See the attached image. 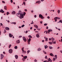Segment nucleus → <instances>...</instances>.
Segmentation results:
<instances>
[{
    "label": "nucleus",
    "instance_id": "nucleus-1",
    "mask_svg": "<svg viewBox=\"0 0 62 62\" xmlns=\"http://www.w3.org/2000/svg\"><path fill=\"white\" fill-rule=\"evenodd\" d=\"M22 11L21 10H19L18 12V13L16 14V15L19 17L20 19H22L24 17L23 14L21 13Z\"/></svg>",
    "mask_w": 62,
    "mask_h": 62
},
{
    "label": "nucleus",
    "instance_id": "nucleus-2",
    "mask_svg": "<svg viewBox=\"0 0 62 62\" xmlns=\"http://www.w3.org/2000/svg\"><path fill=\"white\" fill-rule=\"evenodd\" d=\"M39 18H41V19H44V17L43 16L40 14L39 15Z\"/></svg>",
    "mask_w": 62,
    "mask_h": 62
},
{
    "label": "nucleus",
    "instance_id": "nucleus-3",
    "mask_svg": "<svg viewBox=\"0 0 62 62\" xmlns=\"http://www.w3.org/2000/svg\"><path fill=\"white\" fill-rule=\"evenodd\" d=\"M23 49H24V47H23L22 49V50L23 52L22 54H26V51H24Z\"/></svg>",
    "mask_w": 62,
    "mask_h": 62
},
{
    "label": "nucleus",
    "instance_id": "nucleus-4",
    "mask_svg": "<svg viewBox=\"0 0 62 62\" xmlns=\"http://www.w3.org/2000/svg\"><path fill=\"white\" fill-rule=\"evenodd\" d=\"M27 58V56H25L23 58H22V60L23 61H25V59H26Z\"/></svg>",
    "mask_w": 62,
    "mask_h": 62
},
{
    "label": "nucleus",
    "instance_id": "nucleus-5",
    "mask_svg": "<svg viewBox=\"0 0 62 62\" xmlns=\"http://www.w3.org/2000/svg\"><path fill=\"white\" fill-rule=\"evenodd\" d=\"M23 39L24 41V42H26V41H27V40L26 39V38L25 37H23Z\"/></svg>",
    "mask_w": 62,
    "mask_h": 62
},
{
    "label": "nucleus",
    "instance_id": "nucleus-6",
    "mask_svg": "<svg viewBox=\"0 0 62 62\" xmlns=\"http://www.w3.org/2000/svg\"><path fill=\"white\" fill-rule=\"evenodd\" d=\"M9 52L10 54H12L13 52V50L12 49H10L9 50Z\"/></svg>",
    "mask_w": 62,
    "mask_h": 62
},
{
    "label": "nucleus",
    "instance_id": "nucleus-7",
    "mask_svg": "<svg viewBox=\"0 0 62 62\" xmlns=\"http://www.w3.org/2000/svg\"><path fill=\"white\" fill-rule=\"evenodd\" d=\"M31 40V39L30 38H29V39L28 40H27V42H28V44H30V42Z\"/></svg>",
    "mask_w": 62,
    "mask_h": 62
},
{
    "label": "nucleus",
    "instance_id": "nucleus-8",
    "mask_svg": "<svg viewBox=\"0 0 62 62\" xmlns=\"http://www.w3.org/2000/svg\"><path fill=\"white\" fill-rule=\"evenodd\" d=\"M4 57V55L3 54H1V59H2Z\"/></svg>",
    "mask_w": 62,
    "mask_h": 62
},
{
    "label": "nucleus",
    "instance_id": "nucleus-9",
    "mask_svg": "<svg viewBox=\"0 0 62 62\" xmlns=\"http://www.w3.org/2000/svg\"><path fill=\"white\" fill-rule=\"evenodd\" d=\"M34 26L37 29L38 28V26L37 25H34Z\"/></svg>",
    "mask_w": 62,
    "mask_h": 62
},
{
    "label": "nucleus",
    "instance_id": "nucleus-10",
    "mask_svg": "<svg viewBox=\"0 0 62 62\" xmlns=\"http://www.w3.org/2000/svg\"><path fill=\"white\" fill-rule=\"evenodd\" d=\"M0 12H1V13H4L5 11H3V10L2 9H1L0 10Z\"/></svg>",
    "mask_w": 62,
    "mask_h": 62
},
{
    "label": "nucleus",
    "instance_id": "nucleus-11",
    "mask_svg": "<svg viewBox=\"0 0 62 62\" xmlns=\"http://www.w3.org/2000/svg\"><path fill=\"white\" fill-rule=\"evenodd\" d=\"M16 43H17V44L20 43V40H16Z\"/></svg>",
    "mask_w": 62,
    "mask_h": 62
},
{
    "label": "nucleus",
    "instance_id": "nucleus-12",
    "mask_svg": "<svg viewBox=\"0 0 62 62\" xmlns=\"http://www.w3.org/2000/svg\"><path fill=\"white\" fill-rule=\"evenodd\" d=\"M15 57L16 59H17L18 58V56L17 55H16L15 56Z\"/></svg>",
    "mask_w": 62,
    "mask_h": 62
},
{
    "label": "nucleus",
    "instance_id": "nucleus-13",
    "mask_svg": "<svg viewBox=\"0 0 62 62\" xmlns=\"http://www.w3.org/2000/svg\"><path fill=\"white\" fill-rule=\"evenodd\" d=\"M41 2V1H40L39 0L37 1L36 2V3H38V4H40Z\"/></svg>",
    "mask_w": 62,
    "mask_h": 62
},
{
    "label": "nucleus",
    "instance_id": "nucleus-14",
    "mask_svg": "<svg viewBox=\"0 0 62 62\" xmlns=\"http://www.w3.org/2000/svg\"><path fill=\"white\" fill-rule=\"evenodd\" d=\"M9 36L10 38H12V37L13 36V35H12L11 33H10L9 34Z\"/></svg>",
    "mask_w": 62,
    "mask_h": 62
},
{
    "label": "nucleus",
    "instance_id": "nucleus-15",
    "mask_svg": "<svg viewBox=\"0 0 62 62\" xmlns=\"http://www.w3.org/2000/svg\"><path fill=\"white\" fill-rule=\"evenodd\" d=\"M52 42L53 44H56V41H53Z\"/></svg>",
    "mask_w": 62,
    "mask_h": 62
},
{
    "label": "nucleus",
    "instance_id": "nucleus-16",
    "mask_svg": "<svg viewBox=\"0 0 62 62\" xmlns=\"http://www.w3.org/2000/svg\"><path fill=\"white\" fill-rule=\"evenodd\" d=\"M5 29L7 30H9V28L8 27H6Z\"/></svg>",
    "mask_w": 62,
    "mask_h": 62
},
{
    "label": "nucleus",
    "instance_id": "nucleus-17",
    "mask_svg": "<svg viewBox=\"0 0 62 62\" xmlns=\"http://www.w3.org/2000/svg\"><path fill=\"white\" fill-rule=\"evenodd\" d=\"M54 19H59V20L60 19V17H56L55 18H54Z\"/></svg>",
    "mask_w": 62,
    "mask_h": 62
},
{
    "label": "nucleus",
    "instance_id": "nucleus-18",
    "mask_svg": "<svg viewBox=\"0 0 62 62\" xmlns=\"http://www.w3.org/2000/svg\"><path fill=\"white\" fill-rule=\"evenodd\" d=\"M49 55H50V56H54V55L53 54V53H50V54Z\"/></svg>",
    "mask_w": 62,
    "mask_h": 62
},
{
    "label": "nucleus",
    "instance_id": "nucleus-19",
    "mask_svg": "<svg viewBox=\"0 0 62 62\" xmlns=\"http://www.w3.org/2000/svg\"><path fill=\"white\" fill-rule=\"evenodd\" d=\"M48 31L50 32H52V31H53V30H52V29H49L48 30Z\"/></svg>",
    "mask_w": 62,
    "mask_h": 62
},
{
    "label": "nucleus",
    "instance_id": "nucleus-20",
    "mask_svg": "<svg viewBox=\"0 0 62 62\" xmlns=\"http://www.w3.org/2000/svg\"><path fill=\"white\" fill-rule=\"evenodd\" d=\"M16 13V12H15V11H14L13 12H12V14H15Z\"/></svg>",
    "mask_w": 62,
    "mask_h": 62
},
{
    "label": "nucleus",
    "instance_id": "nucleus-21",
    "mask_svg": "<svg viewBox=\"0 0 62 62\" xmlns=\"http://www.w3.org/2000/svg\"><path fill=\"white\" fill-rule=\"evenodd\" d=\"M48 61H50V62H52V60L51 59H50V58H49L48 59Z\"/></svg>",
    "mask_w": 62,
    "mask_h": 62
},
{
    "label": "nucleus",
    "instance_id": "nucleus-22",
    "mask_svg": "<svg viewBox=\"0 0 62 62\" xmlns=\"http://www.w3.org/2000/svg\"><path fill=\"white\" fill-rule=\"evenodd\" d=\"M7 6H4V9H5V10H7Z\"/></svg>",
    "mask_w": 62,
    "mask_h": 62
},
{
    "label": "nucleus",
    "instance_id": "nucleus-23",
    "mask_svg": "<svg viewBox=\"0 0 62 62\" xmlns=\"http://www.w3.org/2000/svg\"><path fill=\"white\" fill-rule=\"evenodd\" d=\"M49 44H50V45H52L53 44V42H48Z\"/></svg>",
    "mask_w": 62,
    "mask_h": 62
},
{
    "label": "nucleus",
    "instance_id": "nucleus-24",
    "mask_svg": "<svg viewBox=\"0 0 62 62\" xmlns=\"http://www.w3.org/2000/svg\"><path fill=\"white\" fill-rule=\"evenodd\" d=\"M36 36L37 38H39V35L38 34H37L36 35Z\"/></svg>",
    "mask_w": 62,
    "mask_h": 62
},
{
    "label": "nucleus",
    "instance_id": "nucleus-25",
    "mask_svg": "<svg viewBox=\"0 0 62 62\" xmlns=\"http://www.w3.org/2000/svg\"><path fill=\"white\" fill-rule=\"evenodd\" d=\"M51 40H52V42H53V41H54V39L52 37L51 38Z\"/></svg>",
    "mask_w": 62,
    "mask_h": 62
},
{
    "label": "nucleus",
    "instance_id": "nucleus-26",
    "mask_svg": "<svg viewBox=\"0 0 62 62\" xmlns=\"http://www.w3.org/2000/svg\"><path fill=\"white\" fill-rule=\"evenodd\" d=\"M41 50V49H40V48H39L37 50H38V51H40Z\"/></svg>",
    "mask_w": 62,
    "mask_h": 62
},
{
    "label": "nucleus",
    "instance_id": "nucleus-27",
    "mask_svg": "<svg viewBox=\"0 0 62 62\" xmlns=\"http://www.w3.org/2000/svg\"><path fill=\"white\" fill-rule=\"evenodd\" d=\"M57 12H58V13L59 14V13H60V11L59 10H58Z\"/></svg>",
    "mask_w": 62,
    "mask_h": 62
},
{
    "label": "nucleus",
    "instance_id": "nucleus-28",
    "mask_svg": "<svg viewBox=\"0 0 62 62\" xmlns=\"http://www.w3.org/2000/svg\"><path fill=\"white\" fill-rule=\"evenodd\" d=\"M14 48L15 49H17L18 48V47L17 46H15L14 47Z\"/></svg>",
    "mask_w": 62,
    "mask_h": 62
},
{
    "label": "nucleus",
    "instance_id": "nucleus-29",
    "mask_svg": "<svg viewBox=\"0 0 62 62\" xmlns=\"http://www.w3.org/2000/svg\"><path fill=\"white\" fill-rule=\"evenodd\" d=\"M48 38H46V39H45V41H48Z\"/></svg>",
    "mask_w": 62,
    "mask_h": 62
},
{
    "label": "nucleus",
    "instance_id": "nucleus-30",
    "mask_svg": "<svg viewBox=\"0 0 62 62\" xmlns=\"http://www.w3.org/2000/svg\"><path fill=\"white\" fill-rule=\"evenodd\" d=\"M49 48L50 49H53V47L52 46H49Z\"/></svg>",
    "mask_w": 62,
    "mask_h": 62
},
{
    "label": "nucleus",
    "instance_id": "nucleus-31",
    "mask_svg": "<svg viewBox=\"0 0 62 62\" xmlns=\"http://www.w3.org/2000/svg\"><path fill=\"white\" fill-rule=\"evenodd\" d=\"M45 49H46V48H48V46H47V45H46V46H45Z\"/></svg>",
    "mask_w": 62,
    "mask_h": 62
},
{
    "label": "nucleus",
    "instance_id": "nucleus-32",
    "mask_svg": "<svg viewBox=\"0 0 62 62\" xmlns=\"http://www.w3.org/2000/svg\"><path fill=\"white\" fill-rule=\"evenodd\" d=\"M29 38H32V37L31 36V35H29L28 36Z\"/></svg>",
    "mask_w": 62,
    "mask_h": 62
},
{
    "label": "nucleus",
    "instance_id": "nucleus-33",
    "mask_svg": "<svg viewBox=\"0 0 62 62\" xmlns=\"http://www.w3.org/2000/svg\"><path fill=\"white\" fill-rule=\"evenodd\" d=\"M11 23L12 24H16V22H12V23Z\"/></svg>",
    "mask_w": 62,
    "mask_h": 62
},
{
    "label": "nucleus",
    "instance_id": "nucleus-34",
    "mask_svg": "<svg viewBox=\"0 0 62 62\" xmlns=\"http://www.w3.org/2000/svg\"><path fill=\"white\" fill-rule=\"evenodd\" d=\"M55 60V58H53V61H54Z\"/></svg>",
    "mask_w": 62,
    "mask_h": 62
},
{
    "label": "nucleus",
    "instance_id": "nucleus-35",
    "mask_svg": "<svg viewBox=\"0 0 62 62\" xmlns=\"http://www.w3.org/2000/svg\"><path fill=\"white\" fill-rule=\"evenodd\" d=\"M11 45L10 44V45H9V48H10L11 47Z\"/></svg>",
    "mask_w": 62,
    "mask_h": 62
},
{
    "label": "nucleus",
    "instance_id": "nucleus-36",
    "mask_svg": "<svg viewBox=\"0 0 62 62\" xmlns=\"http://www.w3.org/2000/svg\"><path fill=\"white\" fill-rule=\"evenodd\" d=\"M49 60H48V61H44L43 62H49Z\"/></svg>",
    "mask_w": 62,
    "mask_h": 62
},
{
    "label": "nucleus",
    "instance_id": "nucleus-37",
    "mask_svg": "<svg viewBox=\"0 0 62 62\" xmlns=\"http://www.w3.org/2000/svg\"><path fill=\"white\" fill-rule=\"evenodd\" d=\"M23 4H24V5L25 6V2L23 1Z\"/></svg>",
    "mask_w": 62,
    "mask_h": 62
},
{
    "label": "nucleus",
    "instance_id": "nucleus-38",
    "mask_svg": "<svg viewBox=\"0 0 62 62\" xmlns=\"http://www.w3.org/2000/svg\"><path fill=\"white\" fill-rule=\"evenodd\" d=\"M9 14V12H7V15H8V14Z\"/></svg>",
    "mask_w": 62,
    "mask_h": 62
},
{
    "label": "nucleus",
    "instance_id": "nucleus-39",
    "mask_svg": "<svg viewBox=\"0 0 62 62\" xmlns=\"http://www.w3.org/2000/svg\"><path fill=\"white\" fill-rule=\"evenodd\" d=\"M30 52V50L28 51H27V54H28Z\"/></svg>",
    "mask_w": 62,
    "mask_h": 62
},
{
    "label": "nucleus",
    "instance_id": "nucleus-40",
    "mask_svg": "<svg viewBox=\"0 0 62 62\" xmlns=\"http://www.w3.org/2000/svg\"><path fill=\"white\" fill-rule=\"evenodd\" d=\"M6 33V30H5L4 31V33Z\"/></svg>",
    "mask_w": 62,
    "mask_h": 62
},
{
    "label": "nucleus",
    "instance_id": "nucleus-41",
    "mask_svg": "<svg viewBox=\"0 0 62 62\" xmlns=\"http://www.w3.org/2000/svg\"><path fill=\"white\" fill-rule=\"evenodd\" d=\"M43 53H44L45 54H46V53L45 52V51H44L43 50Z\"/></svg>",
    "mask_w": 62,
    "mask_h": 62
},
{
    "label": "nucleus",
    "instance_id": "nucleus-42",
    "mask_svg": "<svg viewBox=\"0 0 62 62\" xmlns=\"http://www.w3.org/2000/svg\"><path fill=\"white\" fill-rule=\"evenodd\" d=\"M55 58H56V59L57 57V55H55Z\"/></svg>",
    "mask_w": 62,
    "mask_h": 62
},
{
    "label": "nucleus",
    "instance_id": "nucleus-43",
    "mask_svg": "<svg viewBox=\"0 0 62 62\" xmlns=\"http://www.w3.org/2000/svg\"><path fill=\"white\" fill-rule=\"evenodd\" d=\"M24 25H23L22 26H21V27H24Z\"/></svg>",
    "mask_w": 62,
    "mask_h": 62
},
{
    "label": "nucleus",
    "instance_id": "nucleus-44",
    "mask_svg": "<svg viewBox=\"0 0 62 62\" xmlns=\"http://www.w3.org/2000/svg\"><path fill=\"white\" fill-rule=\"evenodd\" d=\"M37 30H39H39H40V29H39V28H38L37 29Z\"/></svg>",
    "mask_w": 62,
    "mask_h": 62
},
{
    "label": "nucleus",
    "instance_id": "nucleus-45",
    "mask_svg": "<svg viewBox=\"0 0 62 62\" xmlns=\"http://www.w3.org/2000/svg\"><path fill=\"white\" fill-rule=\"evenodd\" d=\"M2 2L4 4H5V1H2Z\"/></svg>",
    "mask_w": 62,
    "mask_h": 62
},
{
    "label": "nucleus",
    "instance_id": "nucleus-46",
    "mask_svg": "<svg viewBox=\"0 0 62 62\" xmlns=\"http://www.w3.org/2000/svg\"><path fill=\"white\" fill-rule=\"evenodd\" d=\"M11 3H13V0H11L10 1Z\"/></svg>",
    "mask_w": 62,
    "mask_h": 62
},
{
    "label": "nucleus",
    "instance_id": "nucleus-47",
    "mask_svg": "<svg viewBox=\"0 0 62 62\" xmlns=\"http://www.w3.org/2000/svg\"><path fill=\"white\" fill-rule=\"evenodd\" d=\"M48 24H46V23H45L44 24V25L45 26H46V25H47Z\"/></svg>",
    "mask_w": 62,
    "mask_h": 62
},
{
    "label": "nucleus",
    "instance_id": "nucleus-48",
    "mask_svg": "<svg viewBox=\"0 0 62 62\" xmlns=\"http://www.w3.org/2000/svg\"><path fill=\"white\" fill-rule=\"evenodd\" d=\"M56 18L54 19L55 21V22H56L57 21V20L56 19H55Z\"/></svg>",
    "mask_w": 62,
    "mask_h": 62
},
{
    "label": "nucleus",
    "instance_id": "nucleus-49",
    "mask_svg": "<svg viewBox=\"0 0 62 62\" xmlns=\"http://www.w3.org/2000/svg\"><path fill=\"white\" fill-rule=\"evenodd\" d=\"M45 58L46 59H47V56H46L45 57Z\"/></svg>",
    "mask_w": 62,
    "mask_h": 62
},
{
    "label": "nucleus",
    "instance_id": "nucleus-50",
    "mask_svg": "<svg viewBox=\"0 0 62 62\" xmlns=\"http://www.w3.org/2000/svg\"><path fill=\"white\" fill-rule=\"evenodd\" d=\"M28 32V31H27L25 32V33L26 34H27V33Z\"/></svg>",
    "mask_w": 62,
    "mask_h": 62
},
{
    "label": "nucleus",
    "instance_id": "nucleus-51",
    "mask_svg": "<svg viewBox=\"0 0 62 62\" xmlns=\"http://www.w3.org/2000/svg\"><path fill=\"white\" fill-rule=\"evenodd\" d=\"M48 26H46V29H48Z\"/></svg>",
    "mask_w": 62,
    "mask_h": 62
},
{
    "label": "nucleus",
    "instance_id": "nucleus-52",
    "mask_svg": "<svg viewBox=\"0 0 62 62\" xmlns=\"http://www.w3.org/2000/svg\"><path fill=\"white\" fill-rule=\"evenodd\" d=\"M22 36H20L19 37V38H22Z\"/></svg>",
    "mask_w": 62,
    "mask_h": 62
},
{
    "label": "nucleus",
    "instance_id": "nucleus-53",
    "mask_svg": "<svg viewBox=\"0 0 62 62\" xmlns=\"http://www.w3.org/2000/svg\"><path fill=\"white\" fill-rule=\"evenodd\" d=\"M34 17H35V18H36L37 17V15H34Z\"/></svg>",
    "mask_w": 62,
    "mask_h": 62
},
{
    "label": "nucleus",
    "instance_id": "nucleus-54",
    "mask_svg": "<svg viewBox=\"0 0 62 62\" xmlns=\"http://www.w3.org/2000/svg\"><path fill=\"white\" fill-rule=\"evenodd\" d=\"M49 40H52V38H49Z\"/></svg>",
    "mask_w": 62,
    "mask_h": 62
},
{
    "label": "nucleus",
    "instance_id": "nucleus-55",
    "mask_svg": "<svg viewBox=\"0 0 62 62\" xmlns=\"http://www.w3.org/2000/svg\"><path fill=\"white\" fill-rule=\"evenodd\" d=\"M42 22H43L42 21H40V23H41V24L42 23Z\"/></svg>",
    "mask_w": 62,
    "mask_h": 62
},
{
    "label": "nucleus",
    "instance_id": "nucleus-56",
    "mask_svg": "<svg viewBox=\"0 0 62 62\" xmlns=\"http://www.w3.org/2000/svg\"><path fill=\"white\" fill-rule=\"evenodd\" d=\"M42 42H44V40H42Z\"/></svg>",
    "mask_w": 62,
    "mask_h": 62
},
{
    "label": "nucleus",
    "instance_id": "nucleus-57",
    "mask_svg": "<svg viewBox=\"0 0 62 62\" xmlns=\"http://www.w3.org/2000/svg\"><path fill=\"white\" fill-rule=\"evenodd\" d=\"M0 25H1V26H2L3 25V24L2 23H1Z\"/></svg>",
    "mask_w": 62,
    "mask_h": 62
},
{
    "label": "nucleus",
    "instance_id": "nucleus-58",
    "mask_svg": "<svg viewBox=\"0 0 62 62\" xmlns=\"http://www.w3.org/2000/svg\"><path fill=\"white\" fill-rule=\"evenodd\" d=\"M58 29L59 31H60V30H61L60 29Z\"/></svg>",
    "mask_w": 62,
    "mask_h": 62
},
{
    "label": "nucleus",
    "instance_id": "nucleus-59",
    "mask_svg": "<svg viewBox=\"0 0 62 62\" xmlns=\"http://www.w3.org/2000/svg\"><path fill=\"white\" fill-rule=\"evenodd\" d=\"M47 18H48V19H50V17L48 16L47 17Z\"/></svg>",
    "mask_w": 62,
    "mask_h": 62
},
{
    "label": "nucleus",
    "instance_id": "nucleus-60",
    "mask_svg": "<svg viewBox=\"0 0 62 62\" xmlns=\"http://www.w3.org/2000/svg\"><path fill=\"white\" fill-rule=\"evenodd\" d=\"M24 10H25V11L26 12V11H27V10L26 9H25Z\"/></svg>",
    "mask_w": 62,
    "mask_h": 62
},
{
    "label": "nucleus",
    "instance_id": "nucleus-61",
    "mask_svg": "<svg viewBox=\"0 0 62 62\" xmlns=\"http://www.w3.org/2000/svg\"><path fill=\"white\" fill-rule=\"evenodd\" d=\"M47 32L49 34H50V32L49 31H47Z\"/></svg>",
    "mask_w": 62,
    "mask_h": 62
},
{
    "label": "nucleus",
    "instance_id": "nucleus-62",
    "mask_svg": "<svg viewBox=\"0 0 62 62\" xmlns=\"http://www.w3.org/2000/svg\"><path fill=\"white\" fill-rule=\"evenodd\" d=\"M44 0H41V2H43V1H44Z\"/></svg>",
    "mask_w": 62,
    "mask_h": 62
},
{
    "label": "nucleus",
    "instance_id": "nucleus-63",
    "mask_svg": "<svg viewBox=\"0 0 62 62\" xmlns=\"http://www.w3.org/2000/svg\"><path fill=\"white\" fill-rule=\"evenodd\" d=\"M18 28H21V26H19Z\"/></svg>",
    "mask_w": 62,
    "mask_h": 62
},
{
    "label": "nucleus",
    "instance_id": "nucleus-64",
    "mask_svg": "<svg viewBox=\"0 0 62 62\" xmlns=\"http://www.w3.org/2000/svg\"><path fill=\"white\" fill-rule=\"evenodd\" d=\"M3 54H5V52H3Z\"/></svg>",
    "mask_w": 62,
    "mask_h": 62
}]
</instances>
